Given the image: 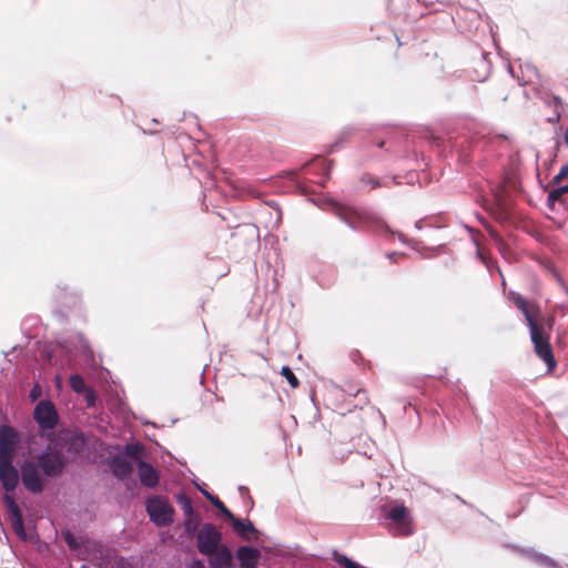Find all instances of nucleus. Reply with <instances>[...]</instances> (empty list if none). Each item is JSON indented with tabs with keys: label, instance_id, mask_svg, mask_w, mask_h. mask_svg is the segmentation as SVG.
<instances>
[{
	"label": "nucleus",
	"instance_id": "nucleus-1",
	"mask_svg": "<svg viewBox=\"0 0 568 568\" xmlns=\"http://www.w3.org/2000/svg\"><path fill=\"white\" fill-rule=\"evenodd\" d=\"M20 442V433L13 426L0 425V483L4 491L13 493L21 480L28 493L40 495L45 488L47 478L62 474L69 458L62 445L57 442L34 457L23 459L18 468L13 459Z\"/></svg>",
	"mask_w": 568,
	"mask_h": 568
},
{
	"label": "nucleus",
	"instance_id": "nucleus-2",
	"mask_svg": "<svg viewBox=\"0 0 568 568\" xmlns=\"http://www.w3.org/2000/svg\"><path fill=\"white\" fill-rule=\"evenodd\" d=\"M334 161L323 155H313L300 169L282 172L273 187L282 193H296L320 210L343 213L338 201L324 192H316L312 184L324 187L331 179Z\"/></svg>",
	"mask_w": 568,
	"mask_h": 568
},
{
	"label": "nucleus",
	"instance_id": "nucleus-3",
	"mask_svg": "<svg viewBox=\"0 0 568 568\" xmlns=\"http://www.w3.org/2000/svg\"><path fill=\"white\" fill-rule=\"evenodd\" d=\"M450 149L457 152V160L464 163L477 164L486 173L505 179L515 175L521 165L518 150L508 151L505 145H496L483 139L452 142Z\"/></svg>",
	"mask_w": 568,
	"mask_h": 568
},
{
	"label": "nucleus",
	"instance_id": "nucleus-4",
	"mask_svg": "<svg viewBox=\"0 0 568 568\" xmlns=\"http://www.w3.org/2000/svg\"><path fill=\"white\" fill-rule=\"evenodd\" d=\"M509 295L514 305L525 316L536 354L540 359L545 362L548 372H552L557 363L549 343V335L545 332L544 327L539 325L536 321L537 315L539 313L538 306L535 303L528 302L519 293L510 292Z\"/></svg>",
	"mask_w": 568,
	"mask_h": 568
},
{
	"label": "nucleus",
	"instance_id": "nucleus-5",
	"mask_svg": "<svg viewBox=\"0 0 568 568\" xmlns=\"http://www.w3.org/2000/svg\"><path fill=\"white\" fill-rule=\"evenodd\" d=\"M369 143L378 149L385 150L394 158L414 160L416 163L419 162V153L415 145V139L404 129L384 126L372 134Z\"/></svg>",
	"mask_w": 568,
	"mask_h": 568
},
{
	"label": "nucleus",
	"instance_id": "nucleus-6",
	"mask_svg": "<svg viewBox=\"0 0 568 568\" xmlns=\"http://www.w3.org/2000/svg\"><path fill=\"white\" fill-rule=\"evenodd\" d=\"M385 518L390 521L387 525V529L393 536H409L413 534L412 518L404 505H396L388 509Z\"/></svg>",
	"mask_w": 568,
	"mask_h": 568
},
{
	"label": "nucleus",
	"instance_id": "nucleus-7",
	"mask_svg": "<svg viewBox=\"0 0 568 568\" xmlns=\"http://www.w3.org/2000/svg\"><path fill=\"white\" fill-rule=\"evenodd\" d=\"M222 542V532L212 523H205L196 534V547L201 555L212 556Z\"/></svg>",
	"mask_w": 568,
	"mask_h": 568
},
{
	"label": "nucleus",
	"instance_id": "nucleus-8",
	"mask_svg": "<svg viewBox=\"0 0 568 568\" xmlns=\"http://www.w3.org/2000/svg\"><path fill=\"white\" fill-rule=\"evenodd\" d=\"M145 506L150 520L156 526L164 527L173 523L174 509L166 498L161 496L150 497L146 500Z\"/></svg>",
	"mask_w": 568,
	"mask_h": 568
},
{
	"label": "nucleus",
	"instance_id": "nucleus-9",
	"mask_svg": "<svg viewBox=\"0 0 568 568\" xmlns=\"http://www.w3.org/2000/svg\"><path fill=\"white\" fill-rule=\"evenodd\" d=\"M33 417L38 426L43 429H53L59 420L58 412L50 400H40L34 408Z\"/></svg>",
	"mask_w": 568,
	"mask_h": 568
},
{
	"label": "nucleus",
	"instance_id": "nucleus-10",
	"mask_svg": "<svg viewBox=\"0 0 568 568\" xmlns=\"http://www.w3.org/2000/svg\"><path fill=\"white\" fill-rule=\"evenodd\" d=\"M491 71L490 52L477 49V57L473 58L471 80L483 83L489 79Z\"/></svg>",
	"mask_w": 568,
	"mask_h": 568
},
{
	"label": "nucleus",
	"instance_id": "nucleus-11",
	"mask_svg": "<svg viewBox=\"0 0 568 568\" xmlns=\"http://www.w3.org/2000/svg\"><path fill=\"white\" fill-rule=\"evenodd\" d=\"M12 493H4L3 503L7 506L8 514L11 519L12 528L17 535H24L23 517L19 505L11 495Z\"/></svg>",
	"mask_w": 568,
	"mask_h": 568
},
{
	"label": "nucleus",
	"instance_id": "nucleus-12",
	"mask_svg": "<svg viewBox=\"0 0 568 568\" xmlns=\"http://www.w3.org/2000/svg\"><path fill=\"white\" fill-rule=\"evenodd\" d=\"M359 182L363 185L369 186V190H376L379 187L390 189L393 185L400 183L398 175H385V176H375L369 173H364Z\"/></svg>",
	"mask_w": 568,
	"mask_h": 568
},
{
	"label": "nucleus",
	"instance_id": "nucleus-13",
	"mask_svg": "<svg viewBox=\"0 0 568 568\" xmlns=\"http://www.w3.org/2000/svg\"><path fill=\"white\" fill-rule=\"evenodd\" d=\"M557 203L562 204L568 213V182L566 184L560 183L557 186L547 191V207L554 211Z\"/></svg>",
	"mask_w": 568,
	"mask_h": 568
},
{
	"label": "nucleus",
	"instance_id": "nucleus-14",
	"mask_svg": "<svg viewBox=\"0 0 568 568\" xmlns=\"http://www.w3.org/2000/svg\"><path fill=\"white\" fill-rule=\"evenodd\" d=\"M110 469L118 479L125 480L133 473V463L124 456L116 455L110 460Z\"/></svg>",
	"mask_w": 568,
	"mask_h": 568
},
{
	"label": "nucleus",
	"instance_id": "nucleus-15",
	"mask_svg": "<svg viewBox=\"0 0 568 568\" xmlns=\"http://www.w3.org/2000/svg\"><path fill=\"white\" fill-rule=\"evenodd\" d=\"M138 475L144 487L153 488L159 484L160 477L158 470L144 460L138 463Z\"/></svg>",
	"mask_w": 568,
	"mask_h": 568
},
{
	"label": "nucleus",
	"instance_id": "nucleus-16",
	"mask_svg": "<svg viewBox=\"0 0 568 568\" xmlns=\"http://www.w3.org/2000/svg\"><path fill=\"white\" fill-rule=\"evenodd\" d=\"M235 556L241 568H255L261 552L254 547L241 546Z\"/></svg>",
	"mask_w": 568,
	"mask_h": 568
},
{
	"label": "nucleus",
	"instance_id": "nucleus-17",
	"mask_svg": "<svg viewBox=\"0 0 568 568\" xmlns=\"http://www.w3.org/2000/svg\"><path fill=\"white\" fill-rule=\"evenodd\" d=\"M210 557L209 562L213 568H231L233 564L232 552L224 545L220 546Z\"/></svg>",
	"mask_w": 568,
	"mask_h": 568
},
{
	"label": "nucleus",
	"instance_id": "nucleus-18",
	"mask_svg": "<svg viewBox=\"0 0 568 568\" xmlns=\"http://www.w3.org/2000/svg\"><path fill=\"white\" fill-rule=\"evenodd\" d=\"M475 200L485 213H497L493 204L497 201L495 195H491L483 186L475 190Z\"/></svg>",
	"mask_w": 568,
	"mask_h": 568
},
{
	"label": "nucleus",
	"instance_id": "nucleus-19",
	"mask_svg": "<svg viewBox=\"0 0 568 568\" xmlns=\"http://www.w3.org/2000/svg\"><path fill=\"white\" fill-rule=\"evenodd\" d=\"M232 524V527L234 529V531L240 536V537H244V534L245 532H255L256 529L253 525L252 521L250 520H246V521H242L241 519L236 518L234 515L229 519Z\"/></svg>",
	"mask_w": 568,
	"mask_h": 568
},
{
	"label": "nucleus",
	"instance_id": "nucleus-20",
	"mask_svg": "<svg viewBox=\"0 0 568 568\" xmlns=\"http://www.w3.org/2000/svg\"><path fill=\"white\" fill-rule=\"evenodd\" d=\"M123 454L128 459L130 458L140 462L141 457L144 455V446L139 442L126 444L123 447Z\"/></svg>",
	"mask_w": 568,
	"mask_h": 568
},
{
	"label": "nucleus",
	"instance_id": "nucleus-21",
	"mask_svg": "<svg viewBox=\"0 0 568 568\" xmlns=\"http://www.w3.org/2000/svg\"><path fill=\"white\" fill-rule=\"evenodd\" d=\"M353 133V129L352 128H344L339 134L338 138H336L334 140V142H332L328 146H327V150H326V155H329V154H333L335 152H337L341 146L345 143L346 139L352 135Z\"/></svg>",
	"mask_w": 568,
	"mask_h": 568
},
{
	"label": "nucleus",
	"instance_id": "nucleus-22",
	"mask_svg": "<svg viewBox=\"0 0 568 568\" xmlns=\"http://www.w3.org/2000/svg\"><path fill=\"white\" fill-rule=\"evenodd\" d=\"M564 179H568V162L562 164L559 168V171L550 180L549 185H545L540 180H539V184L544 191H547L548 187L550 190V189L557 186L558 184H560Z\"/></svg>",
	"mask_w": 568,
	"mask_h": 568
},
{
	"label": "nucleus",
	"instance_id": "nucleus-23",
	"mask_svg": "<svg viewBox=\"0 0 568 568\" xmlns=\"http://www.w3.org/2000/svg\"><path fill=\"white\" fill-rule=\"evenodd\" d=\"M541 100L545 104L548 106H552V109H567V103L561 99V97L552 93V92H546L544 97H541Z\"/></svg>",
	"mask_w": 568,
	"mask_h": 568
},
{
	"label": "nucleus",
	"instance_id": "nucleus-24",
	"mask_svg": "<svg viewBox=\"0 0 568 568\" xmlns=\"http://www.w3.org/2000/svg\"><path fill=\"white\" fill-rule=\"evenodd\" d=\"M199 526H200V517L197 515H195L194 517H187L183 521L184 531L190 537L197 534V531L200 530Z\"/></svg>",
	"mask_w": 568,
	"mask_h": 568
},
{
	"label": "nucleus",
	"instance_id": "nucleus-25",
	"mask_svg": "<svg viewBox=\"0 0 568 568\" xmlns=\"http://www.w3.org/2000/svg\"><path fill=\"white\" fill-rule=\"evenodd\" d=\"M70 386L77 394H83L88 390L83 377L79 374L70 376Z\"/></svg>",
	"mask_w": 568,
	"mask_h": 568
},
{
	"label": "nucleus",
	"instance_id": "nucleus-26",
	"mask_svg": "<svg viewBox=\"0 0 568 568\" xmlns=\"http://www.w3.org/2000/svg\"><path fill=\"white\" fill-rule=\"evenodd\" d=\"M178 503L180 504L184 515L186 517H194L195 516V513H194V508H193V505H192V501L191 499L185 496L184 494H181L179 497H178Z\"/></svg>",
	"mask_w": 568,
	"mask_h": 568
},
{
	"label": "nucleus",
	"instance_id": "nucleus-27",
	"mask_svg": "<svg viewBox=\"0 0 568 568\" xmlns=\"http://www.w3.org/2000/svg\"><path fill=\"white\" fill-rule=\"evenodd\" d=\"M334 559L338 565L344 566L345 568H362L357 562L349 559L347 556L338 555L336 551H334Z\"/></svg>",
	"mask_w": 568,
	"mask_h": 568
},
{
	"label": "nucleus",
	"instance_id": "nucleus-28",
	"mask_svg": "<svg viewBox=\"0 0 568 568\" xmlns=\"http://www.w3.org/2000/svg\"><path fill=\"white\" fill-rule=\"evenodd\" d=\"M398 176H399L400 183H398L397 185H400L404 183L413 185L415 182H419V173L416 170H409L404 176H402V175H398Z\"/></svg>",
	"mask_w": 568,
	"mask_h": 568
},
{
	"label": "nucleus",
	"instance_id": "nucleus-29",
	"mask_svg": "<svg viewBox=\"0 0 568 568\" xmlns=\"http://www.w3.org/2000/svg\"><path fill=\"white\" fill-rule=\"evenodd\" d=\"M207 499L213 504V506L221 511L227 519H230L233 514L226 508V506L216 497V496H207Z\"/></svg>",
	"mask_w": 568,
	"mask_h": 568
},
{
	"label": "nucleus",
	"instance_id": "nucleus-30",
	"mask_svg": "<svg viewBox=\"0 0 568 568\" xmlns=\"http://www.w3.org/2000/svg\"><path fill=\"white\" fill-rule=\"evenodd\" d=\"M282 375L286 378L287 383L296 388L300 385L297 377L294 375L293 371L288 366L282 367Z\"/></svg>",
	"mask_w": 568,
	"mask_h": 568
},
{
	"label": "nucleus",
	"instance_id": "nucleus-31",
	"mask_svg": "<svg viewBox=\"0 0 568 568\" xmlns=\"http://www.w3.org/2000/svg\"><path fill=\"white\" fill-rule=\"evenodd\" d=\"M338 216L345 224L349 225L353 230L358 227V223L362 221V217H363V215H346V214L338 215Z\"/></svg>",
	"mask_w": 568,
	"mask_h": 568
},
{
	"label": "nucleus",
	"instance_id": "nucleus-32",
	"mask_svg": "<svg viewBox=\"0 0 568 568\" xmlns=\"http://www.w3.org/2000/svg\"><path fill=\"white\" fill-rule=\"evenodd\" d=\"M535 558L537 561H539L540 564H542L549 568H560L559 565L547 555L538 554L535 556Z\"/></svg>",
	"mask_w": 568,
	"mask_h": 568
},
{
	"label": "nucleus",
	"instance_id": "nucleus-33",
	"mask_svg": "<svg viewBox=\"0 0 568 568\" xmlns=\"http://www.w3.org/2000/svg\"><path fill=\"white\" fill-rule=\"evenodd\" d=\"M404 6V0H387V9L395 14H398Z\"/></svg>",
	"mask_w": 568,
	"mask_h": 568
},
{
	"label": "nucleus",
	"instance_id": "nucleus-34",
	"mask_svg": "<svg viewBox=\"0 0 568 568\" xmlns=\"http://www.w3.org/2000/svg\"><path fill=\"white\" fill-rule=\"evenodd\" d=\"M263 204L265 206H268L270 209L274 210L276 213H283L282 205L278 200L276 199H264L262 200Z\"/></svg>",
	"mask_w": 568,
	"mask_h": 568
},
{
	"label": "nucleus",
	"instance_id": "nucleus-35",
	"mask_svg": "<svg viewBox=\"0 0 568 568\" xmlns=\"http://www.w3.org/2000/svg\"><path fill=\"white\" fill-rule=\"evenodd\" d=\"M566 113H567V115H568V111H567V109H564V108L555 109V110H554V115H552V116L547 118V122L552 123V124L558 123V122H559V120H560V118H561L562 115H565Z\"/></svg>",
	"mask_w": 568,
	"mask_h": 568
},
{
	"label": "nucleus",
	"instance_id": "nucleus-36",
	"mask_svg": "<svg viewBox=\"0 0 568 568\" xmlns=\"http://www.w3.org/2000/svg\"><path fill=\"white\" fill-rule=\"evenodd\" d=\"M520 68L532 72L537 78L540 77L538 68L531 62H525L524 64H520Z\"/></svg>",
	"mask_w": 568,
	"mask_h": 568
},
{
	"label": "nucleus",
	"instance_id": "nucleus-37",
	"mask_svg": "<svg viewBox=\"0 0 568 568\" xmlns=\"http://www.w3.org/2000/svg\"><path fill=\"white\" fill-rule=\"evenodd\" d=\"M85 400L88 406H93L95 403L94 394L91 389L85 390Z\"/></svg>",
	"mask_w": 568,
	"mask_h": 568
},
{
	"label": "nucleus",
	"instance_id": "nucleus-38",
	"mask_svg": "<svg viewBox=\"0 0 568 568\" xmlns=\"http://www.w3.org/2000/svg\"><path fill=\"white\" fill-rule=\"evenodd\" d=\"M116 567L118 568H131V565L129 562V560L124 557H120L118 560H116Z\"/></svg>",
	"mask_w": 568,
	"mask_h": 568
},
{
	"label": "nucleus",
	"instance_id": "nucleus-39",
	"mask_svg": "<svg viewBox=\"0 0 568 568\" xmlns=\"http://www.w3.org/2000/svg\"><path fill=\"white\" fill-rule=\"evenodd\" d=\"M206 184L210 189H215L216 191H220V186L217 185V180L213 176H209Z\"/></svg>",
	"mask_w": 568,
	"mask_h": 568
},
{
	"label": "nucleus",
	"instance_id": "nucleus-40",
	"mask_svg": "<svg viewBox=\"0 0 568 568\" xmlns=\"http://www.w3.org/2000/svg\"><path fill=\"white\" fill-rule=\"evenodd\" d=\"M186 568H205L201 559H193Z\"/></svg>",
	"mask_w": 568,
	"mask_h": 568
},
{
	"label": "nucleus",
	"instance_id": "nucleus-41",
	"mask_svg": "<svg viewBox=\"0 0 568 568\" xmlns=\"http://www.w3.org/2000/svg\"><path fill=\"white\" fill-rule=\"evenodd\" d=\"M40 395V388L38 385H36L31 390H30V398L32 402L37 400V398L39 397Z\"/></svg>",
	"mask_w": 568,
	"mask_h": 568
},
{
	"label": "nucleus",
	"instance_id": "nucleus-42",
	"mask_svg": "<svg viewBox=\"0 0 568 568\" xmlns=\"http://www.w3.org/2000/svg\"><path fill=\"white\" fill-rule=\"evenodd\" d=\"M65 540L71 548H75V542L70 532L67 534Z\"/></svg>",
	"mask_w": 568,
	"mask_h": 568
},
{
	"label": "nucleus",
	"instance_id": "nucleus-43",
	"mask_svg": "<svg viewBox=\"0 0 568 568\" xmlns=\"http://www.w3.org/2000/svg\"><path fill=\"white\" fill-rule=\"evenodd\" d=\"M387 257H388L392 262H397V260H398L399 257H402V254H398V253L393 252V253H389V254L387 255Z\"/></svg>",
	"mask_w": 568,
	"mask_h": 568
},
{
	"label": "nucleus",
	"instance_id": "nucleus-44",
	"mask_svg": "<svg viewBox=\"0 0 568 568\" xmlns=\"http://www.w3.org/2000/svg\"><path fill=\"white\" fill-rule=\"evenodd\" d=\"M507 72L509 73V75L513 78V79H518V75L515 74V71L513 69V67L508 63L507 64Z\"/></svg>",
	"mask_w": 568,
	"mask_h": 568
},
{
	"label": "nucleus",
	"instance_id": "nucleus-45",
	"mask_svg": "<svg viewBox=\"0 0 568 568\" xmlns=\"http://www.w3.org/2000/svg\"><path fill=\"white\" fill-rule=\"evenodd\" d=\"M507 72L509 73V75L513 78V79H518V75L515 74V71L513 69V67L508 63L507 64Z\"/></svg>",
	"mask_w": 568,
	"mask_h": 568
},
{
	"label": "nucleus",
	"instance_id": "nucleus-46",
	"mask_svg": "<svg viewBox=\"0 0 568 568\" xmlns=\"http://www.w3.org/2000/svg\"><path fill=\"white\" fill-rule=\"evenodd\" d=\"M197 489L201 491V494L207 499V496H213L211 493H209L204 487L197 485Z\"/></svg>",
	"mask_w": 568,
	"mask_h": 568
},
{
	"label": "nucleus",
	"instance_id": "nucleus-47",
	"mask_svg": "<svg viewBox=\"0 0 568 568\" xmlns=\"http://www.w3.org/2000/svg\"><path fill=\"white\" fill-rule=\"evenodd\" d=\"M562 140L565 145L568 148V129H566V131L564 132Z\"/></svg>",
	"mask_w": 568,
	"mask_h": 568
},
{
	"label": "nucleus",
	"instance_id": "nucleus-48",
	"mask_svg": "<svg viewBox=\"0 0 568 568\" xmlns=\"http://www.w3.org/2000/svg\"><path fill=\"white\" fill-rule=\"evenodd\" d=\"M361 394L365 395V390L358 389L355 395L359 396ZM364 402H366V396H364Z\"/></svg>",
	"mask_w": 568,
	"mask_h": 568
},
{
	"label": "nucleus",
	"instance_id": "nucleus-49",
	"mask_svg": "<svg viewBox=\"0 0 568 568\" xmlns=\"http://www.w3.org/2000/svg\"><path fill=\"white\" fill-rule=\"evenodd\" d=\"M239 490H240L241 494L247 493V488L244 487V486H240Z\"/></svg>",
	"mask_w": 568,
	"mask_h": 568
},
{
	"label": "nucleus",
	"instance_id": "nucleus-50",
	"mask_svg": "<svg viewBox=\"0 0 568 568\" xmlns=\"http://www.w3.org/2000/svg\"><path fill=\"white\" fill-rule=\"evenodd\" d=\"M190 116H192L195 121L199 120L197 115L196 114H193V113H190Z\"/></svg>",
	"mask_w": 568,
	"mask_h": 568
},
{
	"label": "nucleus",
	"instance_id": "nucleus-51",
	"mask_svg": "<svg viewBox=\"0 0 568 568\" xmlns=\"http://www.w3.org/2000/svg\"><path fill=\"white\" fill-rule=\"evenodd\" d=\"M185 116H186V113L183 112L182 118L179 121L183 120Z\"/></svg>",
	"mask_w": 568,
	"mask_h": 568
},
{
	"label": "nucleus",
	"instance_id": "nucleus-52",
	"mask_svg": "<svg viewBox=\"0 0 568 568\" xmlns=\"http://www.w3.org/2000/svg\"><path fill=\"white\" fill-rule=\"evenodd\" d=\"M478 217H480L479 220H480L481 222H484V219H483V215H481V214H478Z\"/></svg>",
	"mask_w": 568,
	"mask_h": 568
},
{
	"label": "nucleus",
	"instance_id": "nucleus-53",
	"mask_svg": "<svg viewBox=\"0 0 568 568\" xmlns=\"http://www.w3.org/2000/svg\"><path fill=\"white\" fill-rule=\"evenodd\" d=\"M80 568H90V567H89V566L83 565V566H81Z\"/></svg>",
	"mask_w": 568,
	"mask_h": 568
},
{
	"label": "nucleus",
	"instance_id": "nucleus-54",
	"mask_svg": "<svg viewBox=\"0 0 568 568\" xmlns=\"http://www.w3.org/2000/svg\"><path fill=\"white\" fill-rule=\"evenodd\" d=\"M353 213H354V214H357L358 212H357V211H354Z\"/></svg>",
	"mask_w": 568,
	"mask_h": 568
}]
</instances>
